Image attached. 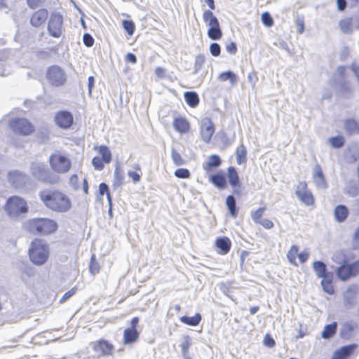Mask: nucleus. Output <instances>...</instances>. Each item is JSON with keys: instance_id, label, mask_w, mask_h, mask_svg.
Wrapping results in <instances>:
<instances>
[{"instance_id": "1", "label": "nucleus", "mask_w": 359, "mask_h": 359, "mask_svg": "<svg viewBox=\"0 0 359 359\" xmlns=\"http://www.w3.org/2000/svg\"><path fill=\"white\" fill-rule=\"evenodd\" d=\"M39 197L43 204L54 212H67L72 206L69 196L60 189L43 190L39 193Z\"/></svg>"}, {"instance_id": "2", "label": "nucleus", "mask_w": 359, "mask_h": 359, "mask_svg": "<svg viewBox=\"0 0 359 359\" xmlns=\"http://www.w3.org/2000/svg\"><path fill=\"white\" fill-rule=\"evenodd\" d=\"M27 231L34 235L47 236L55 233L57 228V223L50 218L36 217L29 219L25 224Z\"/></svg>"}, {"instance_id": "3", "label": "nucleus", "mask_w": 359, "mask_h": 359, "mask_svg": "<svg viewBox=\"0 0 359 359\" xmlns=\"http://www.w3.org/2000/svg\"><path fill=\"white\" fill-rule=\"evenodd\" d=\"M210 10H205L203 13V20L208 27L207 32L208 37L214 41L219 40L222 37V31L218 19L211 10L215 9L214 0H205Z\"/></svg>"}, {"instance_id": "4", "label": "nucleus", "mask_w": 359, "mask_h": 359, "mask_svg": "<svg viewBox=\"0 0 359 359\" xmlns=\"http://www.w3.org/2000/svg\"><path fill=\"white\" fill-rule=\"evenodd\" d=\"M29 260L35 265L44 264L49 257L48 244L41 238H34L28 250Z\"/></svg>"}, {"instance_id": "5", "label": "nucleus", "mask_w": 359, "mask_h": 359, "mask_svg": "<svg viewBox=\"0 0 359 359\" xmlns=\"http://www.w3.org/2000/svg\"><path fill=\"white\" fill-rule=\"evenodd\" d=\"M4 209L10 217H18L28 212L27 201L18 196L9 197L6 201Z\"/></svg>"}, {"instance_id": "6", "label": "nucleus", "mask_w": 359, "mask_h": 359, "mask_svg": "<svg viewBox=\"0 0 359 359\" xmlns=\"http://www.w3.org/2000/svg\"><path fill=\"white\" fill-rule=\"evenodd\" d=\"M8 127L16 135L28 136L35 131L34 124L27 118L15 117L8 122Z\"/></svg>"}, {"instance_id": "7", "label": "nucleus", "mask_w": 359, "mask_h": 359, "mask_svg": "<svg viewBox=\"0 0 359 359\" xmlns=\"http://www.w3.org/2000/svg\"><path fill=\"white\" fill-rule=\"evenodd\" d=\"M336 275L341 281H347L351 278L357 276L359 275V260L350 263L347 259H344L340 266L337 267Z\"/></svg>"}, {"instance_id": "8", "label": "nucleus", "mask_w": 359, "mask_h": 359, "mask_svg": "<svg viewBox=\"0 0 359 359\" xmlns=\"http://www.w3.org/2000/svg\"><path fill=\"white\" fill-rule=\"evenodd\" d=\"M46 79L50 86L60 87L66 83L67 77L64 69L58 65H53L47 68Z\"/></svg>"}, {"instance_id": "9", "label": "nucleus", "mask_w": 359, "mask_h": 359, "mask_svg": "<svg viewBox=\"0 0 359 359\" xmlns=\"http://www.w3.org/2000/svg\"><path fill=\"white\" fill-rule=\"evenodd\" d=\"M64 18L57 11H53L48 18L47 30L50 36L53 38H60L64 32Z\"/></svg>"}, {"instance_id": "10", "label": "nucleus", "mask_w": 359, "mask_h": 359, "mask_svg": "<svg viewBox=\"0 0 359 359\" xmlns=\"http://www.w3.org/2000/svg\"><path fill=\"white\" fill-rule=\"evenodd\" d=\"M93 149L98 153L92 160V165L97 170H102L105 164H109L112 161V154L109 148L106 145H97Z\"/></svg>"}, {"instance_id": "11", "label": "nucleus", "mask_w": 359, "mask_h": 359, "mask_svg": "<svg viewBox=\"0 0 359 359\" xmlns=\"http://www.w3.org/2000/svg\"><path fill=\"white\" fill-rule=\"evenodd\" d=\"M49 163L51 169L56 173L63 174L69 172L72 168L70 159L60 153L50 155Z\"/></svg>"}, {"instance_id": "12", "label": "nucleus", "mask_w": 359, "mask_h": 359, "mask_svg": "<svg viewBox=\"0 0 359 359\" xmlns=\"http://www.w3.org/2000/svg\"><path fill=\"white\" fill-rule=\"evenodd\" d=\"M92 350L97 357H109L115 353V346L109 340L100 338L90 344Z\"/></svg>"}, {"instance_id": "13", "label": "nucleus", "mask_w": 359, "mask_h": 359, "mask_svg": "<svg viewBox=\"0 0 359 359\" xmlns=\"http://www.w3.org/2000/svg\"><path fill=\"white\" fill-rule=\"evenodd\" d=\"M198 126L201 140L203 142L209 144L215 133V126L214 122L211 118L206 116L200 120Z\"/></svg>"}, {"instance_id": "14", "label": "nucleus", "mask_w": 359, "mask_h": 359, "mask_svg": "<svg viewBox=\"0 0 359 359\" xmlns=\"http://www.w3.org/2000/svg\"><path fill=\"white\" fill-rule=\"evenodd\" d=\"M295 194L298 198L306 205L313 206L315 203V198L312 192L308 189L306 182H300L297 186Z\"/></svg>"}, {"instance_id": "15", "label": "nucleus", "mask_w": 359, "mask_h": 359, "mask_svg": "<svg viewBox=\"0 0 359 359\" xmlns=\"http://www.w3.org/2000/svg\"><path fill=\"white\" fill-rule=\"evenodd\" d=\"M309 257V253L306 250L299 252V247L296 245H292L287 253L288 261L294 266H298L297 258L299 259V263L303 264L307 261Z\"/></svg>"}, {"instance_id": "16", "label": "nucleus", "mask_w": 359, "mask_h": 359, "mask_svg": "<svg viewBox=\"0 0 359 359\" xmlns=\"http://www.w3.org/2000/svg\"><path fill=\"white\" fill-rule=\"evenodd\" d=\"M54 121L59 128L68 129L74 123V117L71 112L61 110L55 114Z\"/></svg>"}, {"instance_id": "17", "label": "nucleus", "mask_w": 359, "mask_h": 359, "mask_svg": "<svg viewBox=\"0 0 359 359\" xmlns=\"http://www.w3.org/2000/svg\"><path fill=\"white\" fill-rule=\"evenodd\" d=\"M357 348L358 345L355 344L340 347L333 353L330 359H351Z\"/></svg>"}, {"instance_id": "18", "label": "nucleus", "mask_w": 359, "mask_h": 359, "mask_svg": "<svg viewBox=\"0 0 359 359\" xmlns=\"http://www.w3.org/2000/svg\"><path fill=\"white\" fill-rule=\"evenodd\" d=\"M48 18V11L46 8H40L32 13L30 17V24L38 28L43 26Z\"/></svg>"}, {"instance_id": "19", "label": "nucleus", "mask_w": 359, "mask_h": 359, "mask_svg": "<svg viewBox=\"0 0 359 359\" xmlns=\"http://www.w3.org/2000/svg\"><path fill=\"white\" fill-rule=\"evenodd\" d=\"M172 126L174 130L180 134H187L191 130L189 121L182 116H178L173 118Z\"/></svg>"}, {"instance_id": "20", "label": "nucleus", "mask_w": 359, "mask_h": 359, "mask_svg": "<svg viewBox=\"0 0 359 359\" xmlns=\"http://www.w3.org/2000/svg\"><path fill=\"white\" fill-rule=\"evenodd\" d=\"M227 177L230 185L234 188L233 193L239 195L241 191L238 189L241 187V182L238 173L234 167L230 166L227 168Z\"/></svg>"}, {"instance_id": "21", "label": "nucleus", "mask_w": 359, "mask_h": 359, "mask_svg": "<svg viewBox=\"0 0 359 359\" xmlns=\"http://www.w3.org/2000/svg\"><path fill=\"white\" fill-rule=\"evenodd\" d=\"M313 179L318 188L326 189L327 187V180L320 165H316L315 166L313 173Z\"/></svg>"}, {"instance_id": "22", "label": "nucleus", "mask_w": 359, "mask_h": 359, "mask_svg": "<svg viewBox=\"0 0 359 359\" xmlns=\"http://www.w3.org/2000/svg\"><path fill=\"white\" fill-rule=\"evenodd\" d=\"M8 182L14 187H17L20 185L25 184L27 180V177L25 174L18 171H11L8 175Z\"/></svg>"}, {"instance_id": "23", "label": "nucleus", "mask_w": 359, "mask_h": 359, "mask_svg": "<svg viewBox=\"0 0 359 359\" xmlns=\"http://www.w3.org/2000/svg\"><path fill=\"white\" fill-rule=\"evenodd\" d=\"M222 164L221 158L217 154L210 155L208 161L203 164V168L206 173H210L214 171L215 169L219 167Z\"/></svg>"}, {"instance_id": "24", "label": "nucleus", "mask_w": 359, "mask_h": 359, "mask_svg": "<svg viewBox=\"0 0 359 359\" xmlns=\"http://www.w3.org/2000/svg\"><path fill=\"white\" fill-rule=\"evenodd\" d=\"M215 246L218 248V253L224 255L229 252L231 248V241L226 236L219 237L215 241Z\"/></svg>"}, {"instance_id": "25", "label": "nucleus", "mask_w": 359, "mask_h": 359, "mask_svg": "<svg viewBox=\"0 0 359 359\" xmlns=\"http://www.w3.org/2000/svg\"><path fill=\"white\" fill-rule=\"evenodd\" d=\"M209 181L219 189H224L226 187V179L222 172H219L209 176Z\"/></svg>"}, {"instance_id": "26", "label": "nucleus", "mask_w": 359, "mask_h": 359, "mask_svg": "<svg viewBox=\"0 0 359 359\" xmlns=\"http://www.w3.org/2000/svg\"><path fill=\"white\" fill-rule=\"evenodd\" d=\"M334 277L333 274H328L327 276L322 278L321 285L325 292L330 295H332L335 292L334 286L333 283Z\"/></svg>"}, {"instance_id": "27", "label": "nucleus", "mask_w": 359, "mask_h": 359, "mask_svg": "<svg viewBox=\"0 0 359 359\" xmlns=\"http://www.w3.org/2000/svg\"><path fill=\"white\" fill-rule=\"evenodd\" d=\"M344 128L348 135L359 134V122L354 118H347L344 121Z\"/></svg>"}, {"instance_id": "28", "label": "nucleus", "mask_w": 359, "mask_h": 359, "mask_svg": "<svg viewBox=\"0 0 359 359\" xmlns=\"http://www.w3.org/2000/svg\"><path fill=\"white\" fill-rule=\"evenodd\" d=\"M139 338V332L137 329L126 328L123 332V343L125 344H133Z\"/></svg>"}, {"instance_id": "29", "label": "nucleus", "mask_w": 359, "mask_h": 359, "mask_svg": "<svg viewBox=\"0 0 359 359\" xmlns=\"http://www.w3.org/2000/svg\"><path fill=\"white\" fill-rule=\"evenodd\" d=\"M313 270L318 276V278H322L323 277L327 276L328 274L332 273V272H328L327 271V266L325 264H324L321 261H316L313 263Z\"/></svg>"}, {"instance_id": "30", "label": "nucleus", "mask_w": 359, "mask_h": 359, "mask_svg": "<svg viewBox=\"0 0 359 359\" xmlns=\"http://www.w3.org/2000/svg\"><path fill=\"white\" fill-rule=\"evenodd\" d=\"M348 210L344 205H337L334 211L335 219L339 222H344L348 215Z\"/></svg>"}, {"instance_id": "31", "label": "nucleus", "mask_w": 359, "mask_h": 359, "mask_svg": "<svg viewBox=\"0 0 359 359\" xmlns=\"http://www.w3.org/2000/svg\"><path fill=\"white\" fill-rule=\"evenodd\" d=\"M236 162L238 165L245 164L247 161V149L243 144H240L236 149Z\"/></svg>"}, {"instance_id": "32", "label": "nucleus", "mask_w": 359, "mask_h": 359, "mask_svg": "<svg viewBox=\"0 0 359 359\" xmlns=\"http://www.w3.org/2000/svg\"><path fill=\"white\" fill-rule=\"evenodd\" d=\"M184 99L187 102V104L192 107H196L198 103H199V97L198 96V94L196 92L194 91H189L184 93Z\"/></svg>"}, {"instance_id": "33", "label": "nucleus", "mask_w": 359, "mask_h": 359, "mask_svg": "<svg viewBox=\"0 0 359 359\" xmlns=\"http://www.w3.org/2000/svg\"><path fill=\"white\" fill-rule=\"evenodd\" d=\"M180 320L187 325L196 326L201 321V315L199 313H197L191 317L184 316L180 318Z\"/></svg>"}, {"instance_id": "34", "label": "nucleus", "mask_w": 359, "mask_h": 359, "mask_svg": "<svg viewBox=\"0 0 359 359\" xmlns=\"http://www.w3.org/2000/svg\"><path fill=\"white\" fill-rule=\"evenodd\" d=\"M226 205L231 216L236 218L238 216V209L236 205V201L233 196L229 195L226 198Z\"/></svg>"}, {"instance_id": "35", "label": "nucleus", "mask_w": 359, "mask_h": 359, "mask_svg": "<svg viewBox=\"0 0 359 359\" xmlns=\"http://www.w3.org/2000/svg\"><path fill=\"white\" fill-rule=\"evenodd\" d=\"M337 330V323L336 322L327 325L325 326L321 336L323 339H330L336 334Z\"/></svg>"}, {"instance_id": "36", "label": "nucleus", "mask_w": 359, "mask_h": 359, "mask_svg": "<svg viewBox=\"0 0 359 359\" xmlns=\"http://www.w3.org/2000/svg\"><path fill=\"white\" fill-rule=\"evenodd\" d=\"M134 170H129L128 175L130 177L134 183H137L140 181L142 177V168L140 164H135L133 165Z\"/></svg>"}, {"instance_id": "37", "label": "nucleus", "mask_w": 359, "mask_h": 359, "mask_svg": "<svg viewBox=\"0 0 359 359\" xmlns=\"http://www.w3.org/2000/svg\"><path fill=\"white\" fill-rule=\"evenodd\" d=\"M192 344L191 338L189 335L183 337V341L180 345L182 353L185 358H189V350Z\"/></svg>"}, {"instance_id": "38", "label": "nucleus", "mask_w": 359, "mask_h": 359, "mask_svg": "<svg viewBox=\"0 0 359 359\" xmlns=\"http://www.w3.org/2000/svg\"><path fill=\"white\" fill-rule=\"evenodd\" d=\"M219 79L221 81H226L227 80H229L230 83L232 85H234L237 81V77H236V75L233 72H232L231 71H227V72H224L221 73L219 75Z\"/></svg>"}, {"instance_id": "39", "label": "nucleus", "mask_w": 359, "mask_h": 359, "mask_svg": "<svg viewBox=\"0 0 359 359\" xmlns=\"http://www.w3.org/2000/svg\"><path fill=\"white\" fill-rule=\"evenodd\" d=\"M328 142L332 147L339 149L344 145L345 139L342 135H337L329 138Z\"/></svg>"}, {"instance_id": "40", "label": "nucleus", "mask_w": 359, "mask_h": 359, "mask_svg": "<svg viewBox=\"0 0 359 359\" xmlns=\"http://www.w3.org/2000/svg\"><path fill=\"white\" fill-rule=\"evenodd\" d=\"M266 210V207H260L258 209L251 212V217L255 223L258 224L261 222L263 217V215Z\"/></svg>"}, {"instance_id": "41", "label": "nucleus", "mask_w": 359, "mask_h": 359, "mask_svg": "<svg viewBox=\"0 0 359 359\" xmlns=\"http://www.w3.org/2000/svg\"><path fill=\"white\" fill-rule=\"evenodd\" d=\"M339 27L341 30L344 33H348L351 29V25H352V18H347L342 19L339 22Z\"/></svg>"}, {"instance_id": "42", "label": "nucleus", "mask_w": 359, "mask_h": 359, "mask_svg": "<svg viewBox=\"0 0 359 359\" xmlns=\"http://www.w3.org/2000/svg\"><path fill=\"white\" fill-rule=\"evenodd\" d=\"M171 157L174 164L177 166L182 165L185 163V161L184 160L181 154L175 149H172Z\"/></svg>"}, {"instance_id": "43", "label": "nucleus", "mask_w": 359, "mask_h": 359, "mask_svg": "<svg viewBox=\"0 0 359 359\" xmlns=\"http://www.w3.org/2000/svg\"><path fill=\"white\" fill-rule=\"evenodd\" d=\"M89 269H90V272L92 274H96V273H99V271H100V266L96 259L95 255H93L91 256Z\"/></svg>"}, {"instance_id": "44", "label": "nucleus", "mask_w": 359, "mask_h": 359, "mask_svg": "<svg viewBox=\"0 0 359 359\" xmlns=\"http://www.w3.org/2000/svg\"><path fill=\"white\" fill-rule=\"evenodd\" d=\"M123 182H124L123 174L118 169H116L114 171V187H120L123 184Z\"/></svg>"}, {"instance_id": "45", "label": "nucleus", "mask_w": 359, "mask_h": 359, "mask_svg": "<svg viewBox=\"0 0 359 359\" xmlns=\"http://www.w3.org/2000/svg\"><path fill=\"white\" fill-rule=\"evenodd\" d=\"M122 25L128 35L132 36L134 34L135 26L132 20H124Z\"/></svg>"}, {"instance_id": "46", "label": "nucleus", "mask_w": 359, "mask_h": 359, "mask_svg": "<svg viewBox=\"0 0 359 359\" xmlns=\"http://www.w3.org/2000/svg\"><path fill=\"white\" fill-rule=\"evenodd\" d=\"M174 175L176 177L180 179H188L191 176L190 171L187 168H178L177 169Z\"/></svg>"}, {"instance_id": "47", "label": "nucleus", "mask_w": 359, "mask_h": 359, "mask_svg": "<svg viewBox=\"0 0 359 359\" xmlns=\"http://www.w3.org/2000/svg\"><path fill=\"white\" fill-rule=\"evenodd\" d=\"M99 194L100 196H103L104 194H106L107 199L109 201V203H111V194L109 190V187L107 184L102 182L100 183L99 185Z\"/></svg>"}, {"instance_id": "48", "label": "nucleus", "mask_w": 359, "mask_h": 359, "mask_svg": "<svg viewBox=\"0 0 359 359\" xmlns=\"http://www.w3.org/2000/svg\"><path fill=\"white\" fill-rule=\"evenodd\" d=\"M262 21L266 27H271L273 25V20L268 12L262 13Z\"/></svg>"}, {"instance_id": "49", "label": "nucleus", "mask_w": 359, "mask_h": 359, "mask_svg": "<svg viewBox=\"0 0 359 359\" xmlns=\"http://www.w3.org/2000/svg\"><path fill=\"white\" fill-rule=\"evenodd\" d=\"M77 290H78L77 287L74 286L71 290L66 292L64 294V295L61 297V299H60V303L65 302L67 299H69L70 297H72L73 295H74L76 294V292H77Z\"/></svg>"}, {"instance_id": "50", "label": "nucleus", "mask_w": 359, "mask_h": 359, "mask_svg": "<svg viewBox=\"0 0 359 359\" xmlns=\"http://www.w3.org/2000/svg\"><path fill=\"white\" fill-rule=\"evenodd\" d=\"M358 292V287L351 286L349 287L346 291V299L348 302V304H351V301L349 299H351L352 297L355 296Z\"/></svg>"}, {"instance_id": "51", "label": "nucleus", "mask_w": 359, "mask_h": 359, "mask_svg": "<svg viewBox=\"0 0 359 359\" xmlns=\"http://www.w3.org/2000/svg\"><path fill=\"white\" fill-rule=\"evenodd\" d=\"M263 344L267 347L273 348L276 345V341L269 334H266L264 336Z\"/></svg>"}, {"instance_id": "52", "label": "nucleus", "mask_w": 359, "mask_h": 359, "mask_svg": "<svg viewBox=\"0 0 359 359\" xmlns=\"http://www.w3.org/2000/svg\"><path fill=\"white\" fill-rule=\"evenodd\" d=\"M210 51L212 56L217 57L221 52V48L217 43H212L210 46Z\"/></svg>"}, {"instance_id": "53", "label": "nucleus", "mask_w": 359, "mask_h": 359, "mask_svg": "<svg viewBox=\"0 0 359 359\" xmlns=\"http://www.w3.org/2000/svg\"><path fill=\"white\" fill-rule=\"evenodd\" d=\"M297 32L299 34H302L304 32V21L303 18L298 17L295 21Z\"/></svg>"}, {"instance_id": "54", "label": "nucleus", "mask_w": 359, "mask_h": 359, "mask_svg": "<svg viewBox=\"0 0 359 359\" xmlns=\"http://www.w3.org/2000/svg\"><path fill=\"white\" fill-rule=\"evenodd\" d=\"M83 43L87 46V47H91L93 46L94 44V39L93 38V36L89 34H85L83 36Z\"/></svg>"}, {"instance_id": "55", "label": "nucleus", "mask_w": 359, "mask_h": 359, "mask_svg": "<svg viewBox=\"0 0 359 359\" xmlns=\"http://www.w3.org/2000/svg\"><path fill=\"white\" fill-rule=\"evenodd\" d=\"M205 61V57L203 55H198L196 57L195 67L198 69H201Z\"/></svg>"}, {"instance_id": "56", "label": "nucleus", "mask_w": 359, "mask_h": 359, "mask_svg": "<svg viewBox=\"0 0 359 359\" xmlns=\"http://www.w3.org/2000/svg\"><path fill=\"white\" fill-rule=\"evenodd\" d=\"M261 226H262L264 229H271L273 227V222L269 219H263L261 220L259 223H258Z\"/></svg>"}, {"instance_id": "57", "label": "nucleus", "mask_w": 359, "mask_h": 359, "mask_svg": "<svg viewBox=\"0 0 359 359\" xmlns=\"http://www.w3.org/2000/svg\"><path fill=\"white\" fill-rule=\"evenodd\" d=\"M226 50L230 54H235L237 52V46L234 42H230L226 44Z\"/></svg>"}, {"instance_id": "58", "label": "nucleus", "mask_w": 359, "mask_h": 359, "mask_svg": "<svg viewBox=\"0 0 359 359\" xmlns=\"http://www.w3.org/2000/svg\"><path fill=\"white\" fill-rule=\"evenodd\" d=\"M42 0H27V5L32 9H35L41 4Z\"/></svg>"}, {"instance_id": "59", "label": "nucleus", "mask_w": 359, "mask_h": 359, "mask_svg": "<svg viewBox=\"0 0 359 359\" xmlns=\"http://www.w3.org/2000/svg\"><path fill=\"white\" fill-rule=\"evenodd\" d=\"M155 74L159 79L164 78L165 76V69L161 67H157L155 69Z\"/></svg>"}, {"instance_id": "60", "label": "nucleus", "mask_w": 359, "mask_h": 359, "mask_svg": "<svg viewBox=\"0 0 359 359\" xmlns=\"http://www.w3.org/2000/svg\"><path fill=\"white\" fill-rule=\"evenodd\" d=\"M337 8L340 11H343L347 5L346 0H337Z\"/></svg>"}, {"instance_id": "61", "label": "nucleus", "mask_w": 359, "mask_h": 359, "mask_svg": "<svg viewBox=\"0 0 359 359\" xmlns=\"http://www.w3.org/2000/svg\"><path fill=\"white\" fill-rule=\"evenodd\" d=\"M126 61L131 62L133 64H135L137 62L136 56L133 53H129L126 55Z\"/></svg>"}, {"instance_id": "62", "label": "nucleus", "mask_w": 359, "mask_h": 359, "mask_svg": "<svg viewBox=\"0 0 359 359\" xmlns=\"http://www.w3.org/2000/svg\"><path fill=\"white\" fill-rule=\"evenodd\" d=\"M140 319L138 317H134L130 320V329H137V326L139 323Z\"/></svg>"}, {"instance_id": "63", "label": "nucleus", "mask_w": 359, "mask_h": 359, "mask_svg": "<svg viewBox=\"0 0 359 359\" xmlns=\"http://www.w3.org/2000/svg\"><path fill=\"white\" fill-rule=\"evenodd\" d=\"M88 90H89V93H90L92 91V89L93 88L94 83H95L94 77L93 76H89L88 79Z\"/></svg>"}, {"instance_id": "64", "label": "nucleus", "mask_w": 359, "mask_h": 359, "mask_svg": "<svg viewBox=\"0 0 359 359\" xmlns=\"http://www.w3.org/2000/svg\"><path fill=\"white\" fill-rule=\"evenodd\" d=\"M354 239L357 242L358 245L359 246V227L356 229L355 232Z\"/></svg>"}]
</instances>
